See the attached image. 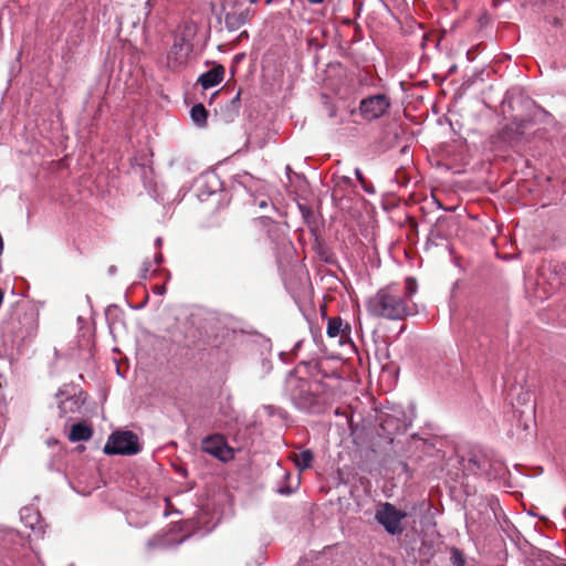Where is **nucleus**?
<instances>
[{
  "label": "nucleus",
  "mask_w": 566,
  "mask_h": 566,
  "mask_svg": "<svg viewBox=\"0 0 566 566\" xmlns=\"http://www.w3.org/2000/svg\"><path fill=\"white\" fill-rule=\"evenodd\" d=\"M201 449L203 452L227 462L233 458V450L226 441V438L220 433L208 436L201 441Z\"/></svg>",
  "instance_id": "nucleus-6"
},
{
  "label": "nucleus",
  "mask_w": 566,
  "mask_h": 566,
  "mask_svg": "<svg viewBox=\"0 0 566 566\" xmlns=\"http://www.w3.org/2000/svg\"><path fill=\"white\" fill-rule=\"evenodd\" d=\"M93 434L92 429L84 423L73 424L69 433V440L72 442L87 441Z\"/></svg>",
  "instance_id": "nucleus-13"
},
{
  "label": "nucleus",
  "mask_w": 566,
  "mask_h": 566,
  "mask_svg": "<svg viewBox=\"0 0 566 566\" xmlns=\"http://www.w3.org/2000/svg\"><path fill=\"white\" fill-rule=\"evenodd\" d=\"M355 176L364 185L365 178H364V175H363V172H361V170L359 168L355 169Z\"/></svg>",
  "instance_id": "nucleus-20"
},
{
  "label": "nucleus",
  "mask_w": 566,
  "mask_h": 566,
  "mask_svg": "<svg viewBox=\"0 0 566 566\" xmlns=\"http://www.w3.org/2000/svg\"><path fill=\"white\" fill-rule=\"evenodd\" d=\"M248 20V11L228 12L224 17V23L228 30L237 31L245 24Z\"/></svg>",
  "instance_id": "nucleus-12"
},
{
  "label": "nucleus",
  "mask_w": 566,
  "mask_h": 566,
  "mask_svg": "<svg viewBox=\"0 0 566 566\" xmlns=\"http://www.w3.org/2000/svg\"><path fill=\"white\" fill-rule=\"evenodd\" d=\"M322 390L323 385L319 381L297 377L292 371L285 380V391L298 409L316 411L317 397Z\"/></svg>",
  "instance_id": "nucleus-2"
},
{
  "label": "nucleus",
  "mask_w": 566,
  "mask_h": 566,
  "mask_svg": "<svg viewBox=\"0 0 566 566\" xmlns=\"http://www.w3.org/2000/svg\"><path fill=\"white\" fill-rule=\"evenodd\" d=\"M325 0H307L308 3L311 4H321L323 3Z\"/></svg>",
  "instance_id": "nucleus-21"
},
{
  "label": "nucleus",
  "mask_w": 566,
  "mask_h": 566,
  "mask_svg": "<svg viewBox=\"0 0 566 566\" xmlns=\"http://www.w3.org/2000/svg\"><path fill=\"white\" fill-rule=\"evenodd\" d=\"M407 517L405 512L396 509L391 503H380L375 513V520L390 535H400L403 532L401 522Z\"/></svg>",
  "instance_id": "nucleus-4"
},
{
  "label": "nucleus",
  "mask_w": 566,
  "mask_h": 566,
  "mask_svg": "<svg viewBox=\"0 0 566 566\" xmlns=\"http://www.w3.org/2000/svg\"><path fill=\"white\" fill-rule=\"evenodd\" d=\"M314 459L313 452L311 450H303L300 453L295 454V465L300 470H305L311 467V463Z\"/></svg>",
  "instance_id": "nucleus-16"
},
{
  "label": "nucleus",
  "mask_w": 566,
  "mask_h": 566,
  "mask_svg": "<svg viewBox=\"0 0 566 566\" xmlns=\"http://www.w3.org/2000/svg\"><path fill=\"white\" fill-rule=\"evenodd\" d=\"M259 222L264 226V227H269V226H274V221H272L270 218H266V217H262L259 219Z\"/></svg>",
  "instance_id": "nucleus-18"
},
{
  "label": "nucleus",
  "mask_w": 566,
  "mask_h": 566,
  "mask_svg": "<svg viewBox=\"0 0 566 566\" xmlns=\"http://www.w3.org/2000/svg\"><path fill=\"white\" fill-rule=\"evenodd\" d=\"M327 336L329 338H339V344H343L345 339L349 338L350 326L344 324L340 317H332L327 322Z\"/></svg>",
  "instance_id": "nucleus-10"
},
{
  "label": "nucleus",
  "mask_w": 566,
  "mask_h": 566,
  "mask_svg": "<svg viewBox=\"0 0 566 566\" xmlns=\"http://www.w3.org/2000/svg\"><path fill=\"white\" fill-rule=\"evenodd\" d=\"M115 271H116L115 266H114V265H112V266L109 268V273H114Z\"/></svg>",
  "instance_id": "nucleus-27"
},
{
  "label": "nucleus",
  "mask_w": 566,
  "mask_h": 566,
  "mask_svg": "<svg viewBox=\"0 0 566 566\" xmlns=\"http://www.w3.org/2000/svg\"><path fill=\"white\" fill-rule=\"evenodd\" d=\"M390 107V99L386 94H375L363 98L359 103V114L367 120H376L384 116Z\"/></svg>",
  "instance_id": "nucleus-5"
},
{
  "label": "nucleus",
  "mask_w": 566,
  "mask_h": 566,
  "mask_svg": "<svg viewBox=\"0 0 566 566\" xmlns=\"http://www.w3.org/2000/svg\"><path fill=\"white\" fill-rule=\"evenodd\" d=\"M240 96H241V91H239L235 94V96L232 97L231 101L226 106V113H227L226 116L229 120H233L239 115L240 106H241Z\"/></svg>",
  "instance_id": "nucleus-14"
},
{
  "label": "nucleus",
  "mask_w": 566,
  "mask_h": 566,
  "mask_svg": "<svg viewBox=\"0 0 566 566\" xmlns=\"http://www.w3.org/2000/svg\"><path fill=\"white\" fill-rule=\"evenodd\" d=\"M418 284L413 277H407L403 284L391 283L379 289L366 302L368 314L376 318L401 321L416 315L418 308L413 302Z\"/></svg>",
  "instance_id": "nucleus-1"
},
{
  "label": "nucleus",
  "mask_w": 566,
  "mask_h": 566,
  "mask_svg": "<svg viewBox=\"0 0 566 566\" xmlns=\"http://www.w3.org/2000/svg\"><path fill=\"white\" fill-rule=\"evenodd\" d=\"M461 464L469 474H479L486 472L489 461L484 454L471 452L468 458H462Z\"/></svg>",
  "instance_id": "nucleus-9"
},
{
  "label": "nucleus",
  "mask_w": 566,
  "mask_h": 566,
  "mask_svg": "<svg viewBox=\"0 0 566 566\" xmlns=\"http://www.w3.org/2000/svg\"><path fill=\"white\" fill-rule=\"evenodd\" d=\"M64 403H65V402H63L62 405H60V406H59V409H60V411H61V413H60L61 416H63V415L65 413L64 408H63V405H64Z\"/></svg>",
  "instance_id": "nucleus-23"
},
{
  "label": "nucleus",
  "mask_w": 566,
  "mask_h": 566,
  "mask_svg": "<svg viewBox=\"0 0 566 566\" xmlns=\"http://www.w3.org/2000/svg\"><path fill=\"white\" fill-rule=\"evenodd\" d=\"M195 28L191 24H185L182 31L175 35L174 44L169 51L168 57L174 59L176 63H184L191 50V38Z\"/></svg>",
  "instance_id": "nucleus-7"
},
{
  "label": "nucleus",
  "mask_w": 566,
  "mask_h": 566,
  "mask_svg": "<svg viewBox=\"0 0 566 566\" xmlns=\"http://www.w3.org/2000/svg\"><path fill=\"white\" fill-rule=\"evenodd\" d=\"M191 119L198 125V126H205L207 124V109L202 104H196L192 106L191 112Z\"/></svg>",
  "instance_id": "nucleus-15"
},
{
  "label": "nucleus",
  "mask_w": 566,
  "mask_h": 566,
  "mask_svg": "<svg viewBox=\"0 0 566 566\" xmlns=\"http://www.w3.org/2000/svg\"><path fill=\"white\" fill-rule=\"evenodd\" d=\"M564 514H565V516H566V507L564 509Z\"/></svg>",
  "instance_id": "nucleus-29"
},
{
  "label": "nucleus",
  "mask_w": 566,
  "mask_h": 566,
  "mask_svg": "<svg viewBox=\"0 0 566 566\" xmlns=\"http://www.w3.org/2000/svg\"><path fill=\"white\" fill-rule=\"evenodd\" d=\"M148 270H149V264H147V265L145 266V269H144V273H147V272H148Z\"/></svg>",
  "instance_id": "nucleus-28"
},
{
  "label": "nucleus",
  "mask_w": 566,
  "mask_h": 566,
  "mask_svg": "<svg viewBox=\"0 0 566 566\" xmlns=\"http://www.w3.org/2000/svg\"><path fill=\"white\" fill-rule=\"evenodd\" d=\"M259 206H260L261 208H265V207L268 206V203H266V201L262 200V201L259 203Z\"/></svg>",
  "instance_id": "nucleus-25"
},
{
  "label": "nucleus",
  "mask_w": 566,
  "mask_h": 566,
  "mask_svg": "<svg viewBox=\"0 0 566 566\" xmlns=\"http://www.w3.org/2000/svg\"><path fill=\"white\" fill-rule=\"evenodd\" d=\"M140 449L136 433L128 430H118L108 437L107 442L104 446V453L133 455L137 454Z\"/></svg>",
  "instance_id": "nucleus-3"
},
{
  "label": "nucleus",
  "mask_w": 566,
  "mask_h": 566,
  "mask_svg": "<svg viewBox=\"0 0 566 566\" xmlns=\"http://www.w3.org/2000/svg\"><path fill=\"white\" fill-rule=\"evenodd\" d=\"M161 242H163V241H161V238H157V239H156V241H155V244H156L157 247H160V245H161Z\"/></svg>",
  "instance_id": "nucleus-24"
},
{
  "label": "nucleus",
  "mask_w": 566,
  "mask_h": 566,
  "mask_svg": "<svg viewBox=\"0 0 566 566\" xmlns=\"http://www.w3.org/2000/svg\"><path fill=\"white\" fill-rule=\"evenodd\" d=\"M451 560L453 566H465L464 555L459 548L451 549Z\"/></svg>",
  "instance_id": "nucleus-17"
},
{
  "label": "nucleus",
  "mask_w": 566,
  "mask_h": 566,
  "mask_svg": "<svg viewBox=\"0 0 566 566\" xmlns=\"http://www.w3.org/2000/svg\"><path fill=\"white\" fill-rule=\"evenodd\" d=\"M409 421L402 411L382 412L380 416V427L389 436L405 432Z\"/></svg>",
  "instance_id": "nucleus-8"
},
{
  "label": "nucleus",
  "mask_w": 566,
  "mask_h": 566,
  "mask_svg": "<svg viewBox=\"0 0 566 566\" xmlns=\"http://www.w3.org/2000/svg\"><path fill=\"white\" fill-rule=\"evenodd\" d=\"M139 22H140V19H139V18H137V20H136V21H132L133 25H136V24H138Z\"/></svg>",
  "instance_id": "nucleus-26"
},
{
  "label": "nucleus",
  "mask_w": 566,
  "mask_h": 566,
  "mask_svg": "<svg viewBox=\"0 0 566 566\" xmlns=\"http://www.w3.org/2000/svg\"><path fill=\"white\" fill-rule=\"evenodd\" d=\"M224 75V67L222 65L214 66L213 69L202 73L198 82L202 88L208 90L222 82Z\"/></svg>",
  "instance_id": "nucleus-11"
},
{
  "label": "nucleus",
  "mask_w": 566,
  "mask_h": 566,
  "mask_svg": "<svg viewBox=\"0 0 566 566\" xmlns=\"http://www.w3.org/2000/svg\"><path fill=\"white\" fill-rule=\"evenodd\" d=\"M155 260L157 263H160L163 261V255L160 253H158L156 256H155Z\"/></svg>",
  "instance_id": "nucleus-22"
},
{
  "label": "nucleus",
  "mask_w": 566,
  "mask_h": 566,
  "mask_svg": "<svg viewBox=\"0 0 566 566\" xmlns=\"http://www.w3.org/2000/svg\"><path fill=\"white\" fill-rule=\"evenodd\" d=\"M151 8H153V4H151V0H146L145 2V17H147L150 11H151Z\"/></svg>",
  "instance_id": "nucleus-19"
}]
</instances>
